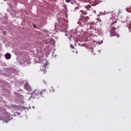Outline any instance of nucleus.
Returning a JSON list of instances; mask_svg holds the SVG:
<instances>
[{
	"instance_id": "412c9836",
	"label": "nucleus",
	"mask_w": 131,
	"mask_h": 131,
	"mask_svg": "<svg viewBox=\"0 0 131 131\" xmlns=\"http://www.w3.org/2000/svg\"><path fill=\"white\" fill-rule=\"evenodd\" d=\"M73 52L74 53V51H73Z\"/></svg>"
},
{
	"instance_id": "f03ea898",
	"label": "nucleus",
	"mask_w": 131,
	"mask_h": 131,
	"mask_svg": "<svg viewBox=\"0 0 131 131\" xmlns=\"http://www.w3.org/2000/svg\"><path fill=\"white\" fill-rule=\"evenodd\" d=\"M46 93V90H35L33 92V95H35V97L36 96H40V97H42V95H43Z\"/></svg>"
},
{
	"instance_id": "4468645a",
	"label": "nucleus",
	"mask_w": 131,
	"mask_h": 131,
	"mask_svg": "<svg viewBox=\"0 0 131 131\" xmlns=\"http://www.w3.org/2000/svg\"><path fill=\"white\" fill-rule=\"evenodd\" d=\"M2 119L3 120H4V119H5L4 118H0V120H2Z\"/></svg>"
},
{
	"instance_id": "f257e3e1",
	"label": "nucleus",
	"mask_w": 131,
	"mask_h": 131,
	"mask_svg": "<svg viewBox=\"0 0 131 131\" xmlns=\"http://www.w3.org/2000/svg\"><path fill=\"white\" fill-rule=\"evenodd\" d=\"M110 21L112 23V28L110 31V34L111 36H117V37H119V35L116 33V28L115 26H116V23L117 22V19L115 18V17H111Z\"/></svg>"
},
{
	"instance_id": "ddd939ff",
	"label": "nucleus",
	"mask_w": 131,
	"mask_h": 131,
	"mask_svg": "<svg viewBox=\"0 0 131 131\" xmlns=\"http://www.w3.org/2000/svg\"><path fill=\"white\" fill-rule=\"evenodd\" d=\"M97 20H98V22H99V23H101V19L98 18Z\"/></svg>"
},
{
	"instance_id": "aec40b11",
	"label": "nucleus",
	"mask_w": 131,
	"mask_h": 131,
	"mask_svg": "<svg viewBox=\"0 0 131 131\" xmlns=\"http://www.w3.org/2000/svg\"><path fill=\"white\" fill-rule=\"evenodd\" d=\"M34 27H35V25H34Z\"/></svg>"
},
{
	"instance_id": "20e7f679",
	"label": "nucleus",
	"mask_w": 131,
	"mask_h": 131,
	"mask_svg": "<svg viewBox=\"0 0 131 131\" xmlns=\"http://www.w3.org/2000/svg\"><path fill=\"white\" fill-rule=\"evenodd\" d=\"M49 64V62L48 61L46 60L45 62L43 63V66H42V68H41V71H43V72H47L46 69H47V66H48V64Z\"/></svg>"
},
{
	"instance_id": "7ed1b4c3",
	"label": "nucleus",
	"mask_w": 131,
	"mask_h": 131,
	"mask_svg": "<svg viewBox=\"0 0 131 131\" xmlns=\"http://www.w3.org/2000/svg\"><path fill=\"white\" fill-rule=\"evenodd\" d=\"M89 20H90V17L86 16L83 18L80 19L78 21V23L81 25H86Z\"/></svg>"
},
{
	"instance_id": "dca6fc26",
	"label": "nucleus",
	"mask_w": 131,
	"mask_h": 131,
	"mask_svg": "<svg viewBox=\"0 0 131 131\" xmlns=\"http://www.w3.org/2000/svg\"><path fill=\"white\" fill-rule=\"evenodd\" d=\"M93 12H94V13H96V11H94Z\"/></svg>"
},
{
	"instance_id": "39448f33",
	"label": "nucleus",
	"mask_w": 131,
	"mask_h": 131,
	"mask_svg": "<svg viewBox=\"0 0 131 131\" xmlns=\"http://www.w3.org/2000/svg\"><path fill=\"white\" fill-rule=\"evenodd\" d=\"M11 57H12V56L10 53H7L5 55V58L7 59V60H10V59H11Z\"/></svg>"
},
{
	"instance_id": "423d86ee",
	"label": "nucleus",
	"mask_w": 131,
	"mask_h": 131,
	"mask_svg": "<svg viewBox=\"0 0 131 131\" xmlns=\"http://www.w3.org/2000/svg\"><path fill=\"white\" fill-rule=\"evenodd\" d=\"M85 9H86L87 11H92L93 12V8H92V6L90 5L86 6Z\"/></svg>"
},
{
	"instance_id": "f3484780",
	"label": "nucleus",
	"mask_w": 131,
	"mask_h": 131,
	"mask_svg": "<svg viewBox=\"0 0 131 131\" xmlns=\"http://www.w3.org/2000/svg\"><path fill=\"white\" fill-rule=\"evenodd\" d=\"M76 54H77V51H76Z\"/></svg>"
},
{
	"instance_id": "a211bd4d",
	"label": "nucleus",
	"mask_w": 131,
	"mask_h": 131,
	"mask_svg": "<svg viewBox=\"0 0 131 131\" xmlns=\"http://www.w3.org/2000/svg\"><path fill=\"white\" fill-rule=\"evenodd\" d=\"M96 5H97V4H95L94 6H96Z\"/></svg>"
},
{
	"instance_id": "1a4fd4ad",
	"label": "nucleus",
	"mask_w": 131,
	"mask_h": 131,
	"mask_svg": "<svg viewBox=\"0 0 131 131\" xmlns=\"http://www.w3.org/2000/svg\"><path fill=\"white\" fill-rule=\"evenodd\" d=\"M88 25H89L90 27H91V28H93V27H94V26H95V23H88Z\"/></svg>"
},
{
	"instance_id": "2eb2a0df",
	"label": "nucleus",
	"mask_w": 131,
	"mask_h": 131,
	"mask_svg": "<svg viewBox=\"0 0 131 131\" xmlns=\"http://www.w3.org/2000/svg\"><path fill=\"white\" fill-rule=\"evenodd\" d=\"M43 81L44 82V83H47V81L45 82V80H43Z\"/></svg>"
},
{
	"instance_id": "9d476101",
	"label": "nucleus",
	"mask_w": 131,
	"mask_h": 131,
	"mask_svg": "<svg viewBox=\"0 0 131 131\" xmlns=\"http://www.w3.org/2000/svg\"><path fill=\"white\" fill-rule=\"evenodd\" d=\"M77 5L78 6H77L75 8V10H79V9H80V8H81V7H80L79 6V4H77Z\"/></svg>"
},
{
	"instance_id": "9b49d317",
	"label": "nucleus",
	"mask_w": 131,
	"mask_h": 131,
	"mask_svg": "<svg viewBox=\"0 0 131 131\" xmlns=\"http://www.w3.org/2000/svg\"><path fill=\"white\" fill-rule=\"evenodd\" d=\"M70 48H71V49H74V46H73L72 44H71Z\"/></svg>"
},
{
	"instance_id": "f8f14e48",
	"label": "nucleus",
	"mask_w": 131,
	"mask_h": 131,
	"mask_svg": "<svg viewBox=\"0 0 131 131\" xmlns=\"http://www.w3.org/2000/svg\"><path fill=\"white\" fill-rule=\"evenodd\" d=\"M66 3H71V0H66Z\"/></svg>"
},
{
	"instance_id": "6ab92c4d",
	"label": "nucleus",
	"mask_w": 131,
	"mask_h": 131,
	"mask_svg": "<svg viewBox=\"0 0 131 131\" xmlns=\"http://www.w3.org/2000/svg\"><path fill=\"white\" fill-rule=\"evenodd\" d=\"M34 27H35V25H34Z\"/></svg>"
},
{
	"instance_id": "6e6552de",
	"label": "nucleus",
	"mask_w": 131,
	"mask_h": 131,
	"mask_svg": "<svg viewBox=\"0 0 131 131\" xmlns=\"http://www.w3.org/2000/svg\"><path fill=\"white\" fill-rule=\"evenodd\" d=\"M80 13H81V16L82 15H87L88 12L84 10H80Z\"/></svg>"
},
{
	"instance_id": "0eeeda50",
	"label": "nucleus",
	"mask_w": 131,
	"mask_h": 131,
	"mask_svg": "<svg viewBox=\"0 0 131 131\" xmlns=\"http://www.w3.org/2000/svg\"><path fill=\"white\" fill-rule=\"evenodd\" d=\"M67 25L66 24H63L62 26H60L61 29H62V30H65L67 28Z\"/></svg>"
}]
</instances>
